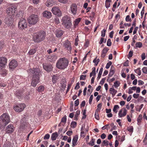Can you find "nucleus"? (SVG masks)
<instances>
[{
    "instance_id": "1",
    "label": "nucleus",
    "mask_w": 147,
    "mask_h": 147,
    "mask_svg": "<svg viewBox=\"0 0 147 147\" xmlns=\"http://www.w3.org/2000/svg\"><path fill=\"white\" fill-rule=\"evenodd\" d=\"M28 72L30 74H33V76L31 82L32 86L35 87L40 82V76L41 75V71L38 68H34L33 69H29Z\"/></svg>"
},
{
    "instance_id": "2",
    "label": "nucleus",
    "mask_w": 147,
    "mask_h": 147,
    "mask_svg": "<svg viewBox=\"0 0 147 147\" xmlns=\"http://www.w3.org/2000/svg\"><path fill=\"white\" fill-rule=\"evenodd\" d=\"M68 64V60L65 58H62L57 61L56 67L59 69H64L67 68Z\"/></svg>"
},
{
    "instance_id": "3",
    "label": "nucleus",
    "mask_w": 147,
    "mask_h": 147,
    "mask_svg": "<svg viewBox=\"0 0 147 147\" xmlns=\"http://www.w3.org/2000/svg\"><path fill=\"white\" fill-rule=\"evenodd\" d=\"M46 33L43 31H41L36 34L33 37L34 41L35 42H40L43 40L46 36Z\"/></svg>"
},
{
    "instance_id": "4",
    "label": "nucleus",
    "mask_w": 147,
    "mask_h": 147,
    "mask_svg": "<svg viewBox=\"0 0 147 147\" xmlns=\"http://www.w3.org/2000/svg\"><path fill=\"white\" fill-rule=\"evenodd\" d=\"M62 24L64 27L69 29L72 26L71 21L70 17L66 16L63 17L61 20Z\"/></svg>"
},
{
    "instance_id": "5",
    "label": "nucleus",
    "mask_w": 147,
    "mask_h": 147,
    "mask_svg": "<svg viewBox=\"0 0 147 147\" xmlns=\"http://www.w3.org/2000/svg\"><path fill=\"white\" fill-rule=\"evenodd\" d=\"M28 20L30 24L35 25L39 21V16L37 14H32L29 16Z\"/></svg>"
},
{
    "instance_id": "6",
    "label": "nucleus",
    "mask_w": 147,
    "mask_h": 147,
    "mask_svg": "<svg viewBox=\"0 0 147 147\" xmlns=\"http://www.w3.org/2000/svg\"><path fill=\"white\" fill-rule=\"evenodd\" d=\"M0 121H2L5 125L7 124L10 121L9 115L7 113H4L0 117Z\"/></svg>"
},
{
    "instance_id": "7",
    "label": "nucleus",
    "mask_w": 147,
    "mask_h": 147,
    "mask_svg": "<svg viewBox=\"0 0 147 147\" xmlns=\"http://www.w3.org/2000/svg\"><path fill=\"white\" fill-rule=\"evenodd\" d=\"M18 27L20 30H23L26 28L27 23L26 20L24 18H21L18 22Z\"/></svg>"
},
{
    "instance_id": "8",
    "label": "nucleus",
    "mask_w": 147,
    "mask_h": 147,
    "mask_svg": "<svg viewBox=\"0 0 147 147\" xmlns=\"http://www.w3.org/2000/svg\"><path fill=\"white\" fill-rule=\"evenodd\" d=\"M17 11V8L14 6H11L6 9V13L9 16L13 15Z\"/></svg>"
},
{
    "instance_id": "9",
    "label": "nucleus",
    "mask_w": 147,
    "mask_h": 147,
    "mask_svg": "<svg viewBox=\"0 0 147 147\" xmlns=\"http://www.w3.org/2000/svg\"><path fill=\"white\" fill-rule=\"evenodd\" d=\"M26 107L25 104L21 103L14 106L13 109L19 113L23 111Z\"/></svg>"
},
{
    "instance_id": "10",
    "label": "nucleus",
    "mask_w": 147,
    "mask_h": 147,
    "mask_svg": "<svg viewBox=\"0 0 147 147\" xmlns=\"http://www.w3.org/2000/svg\"><path fill=\"white\" fill-rule=\"evenodd\" d=\"M7 59L4 57H0V70L4 67L7 63Z\"/></svg>"
},
{
    "instance_id": "11",
    "label": "nucleus",
    "mask_w": 147,
    "mask_h": 147,
    "mask_svg": "<svg viewBox=\"0 0 147 147\" xmlns=\"http://www.w3.org/2000/svg\"><path fill=\"white\" fill-rule=\"evenodd\" d=\"M53 13L59 16H61V13L60 10L57 7H54L51 10Z\"/></svg>"
},
{
    "instance_id": "12",
    "label": "nucleus",
    "mask_w": 147,
    "mask_h": 147,
    "mask_svg": "<svg viewBox=\"0 0 147 147\" xmlns=\"http://www.w3.org/2000/svg\"><path fill=\"white\" fill-rule=\"evenodd\" d=\"M18 64L17 61L14 59L12 60L10 62L9 64V67L10 69H14L18 66Z\"/></svg>"
},
{
    "instance_id": "13",
    "label": "nucleus",
    "mask_w": 147,
    "mask_h": 147,
    "mask_svg": "<svg viewBox=\"0 0 147 147\" xmlns=\"http://www.w3.org/2000/svg\"><path fill=\"white\" fill-rule=\"evenodd\" d=\"M14 130V127L13 125L10 124L6 127L5 131L6 133L11 134Z\"/></svg>"
},
{
    "instance_id": "14",
    "label": "nucleus",
    "mask_w": 147,
    "mask_h": 147,
    "mask_svg": "<svg viewBox=\"0 0 147 147\" xmlns=\"http://www.w3.org/2000/svg\"><path fill=\"white\" fill-rule=\"evenodd\" d=\"M13 19L11 18V16H9V17H7L5 19V22L6 24L9 26H11L13 24Z\"/></svg>"
},
{
    "instance_id": "15",
    "label": "nucleus",
    "mask_w": 147,
    "mask_h": 147,
    "mask_svg": "<svg viewBox=\"0 0 147 147\" xmlns=\"http://www.w3.org/2000/svg\"><path fill=\"white\" fill-rule=\"evenodd\" d=\"M63 46L69 51L71 50L70 42L68 40H67L63 42Z\"/></svg>"
},
{
    "instance_id": "16",
    "label": "nucleus",
    "mask_w": 147,
    "mask_h": 147,
    "mask_svg": "<svg viewBox=\"0 0 147 147\" xmlns=\"http://www.w3.org/2000/svg\"><path fill=\"white\" fill-rule=\"evenodd\" d=\"M42 14L43 17L48 19L50 18L52 16L51 13L48 11H44Z\"/></svg>"
},
{
    "instance_id": "17",
    "label": "nucleus",
    "mask_w": 147,
    "mask_h": 147,
    "mask_svg": "<svg viewBox=\"0 0 147 147\" xmlns=\"http://www.w3.org/2000/svg\"><path fill=\"white\" fill-rule=\"evenodd\" d=\"M47 58L49 61L52 62L56 60L57 56L55 55L52 54L48 56Z\"/></svg>"
},
{
    "instance_id": "18",
    "label": "nucleus",
    "mask_w": 147,
    "mask_h": 147,
    "mask_svg": "<svg viewBox=\"0 0 147 147\" xmlns=\"http://www.w3.org/2000/svg\"><path fill=\"white\" fill-rule=\"evenodd\" d=\"M23 90H17L16 92V96L20 100L21 99L23 96Z\"/></svg>"
},
{
    "instance_id": "19",
    "label": "nucleus",
    "mask_w": 147,
    "mask_h": 147,
    "mask_svg": "<svg viewBox=\"0 0 147 147\" xmlns=\"http://www.w3.org/2000/svg\"><path fill=\"white\" fill-rule=\"evenodd\" d=\"M70 9L72 13L74 15H75L77 10L76 5L74 4H72L70 6Z\"/></svg>"
},
{
    "instance_id": "20",
    "label": "nucleus",
    "mask_w": 147,
    "mask_h": 147,
    "mask_svg": "<svg viewBox=\"0 0 147 147\" xmlns=\"http://www.w3.org/2000/svg\"><path fill=\"white\" fill-rule=\"evenodd\" d=\"M43 67L45 70L48 72L52 71L53 68L52 65L51 64L43 65Z\"/></svg>"
},
{
    "instance_id": "21",
    "label": "nucleus",
    "mask_w": 147,
    "mask_h": 147,
    "mask_svg": "<svg viewBox=\"0 0 147 147\" xmlns=\"http://www.w3.org/2000/svg\"><path fill=\"white\" fill-rule=\"evenodd\" d=\"M127 111L125 109H124L123 111L122 109H121L119 111L118 113V115L119 117H124L127 114Z\"/></svg>"
},
{
    "instance_id": "22",
    "label": "nucleus",
    "mask_w": 147,
    "mask_h": 147,
    "mask_svg": "<svg viewBox=\"0 0 147 147\" xmlns=\"http://www.w3.org/2000/svg\"><path fill=\"white\" fill-rule=\"evenodd\" d=\"M55 33L56 36L57 37L60 38L63 35V31L61 30H57Z\"/></svg>"
},
{
    "instance_id": "23",
    "label": "nucleus",
    "mask_w": 147,
    "mask_h": 147,
    "mask_svg": "<svg viewBox=\"0 0 147 147\" xmlns=\"http://www.w3.org/2000/svg\"><path fill=\"white\" fill-rule=\"evenodd\" d=\"M109 50V49L107 47L104 48L102 51L101 57L103 58L105 56L106 54Z\"/></svg>"
},
{
    "instance_id": "24",
    "label": "nucleus",
    "mask_w": 147,
    "mask_h": 147,
    "mask_svg": "<svg viewBox=\"0 0 147 147\" xmlns=\"http://www.w3.org/2000/svg\"><path fill=\"white\" fill-rule=\"evenodd\" d=\"M78 136L77 135H76L73 138L72 140V146H75L78 141Z\"/></svg>"
},
{
    "instance_id": "25",
    "label": "nucleus",
    "mask_w": 147,
    "mask_h": 147,
    "mask_svg": "<svg viewBox=\"0 0 147 147\" xmlns=\"http://www.w3.org/2000/svg\"><path fill=\"white\" fill-rule=\"evenodd\" d=\"M55 2L53 0H47L46 3V5L47 6H51L53 5Z\"/></svg>"
},
{
    "instance_id": "26",
    "label": "nucleus",
    "mask_w": 147,
    "mask_h": 147,
    "mask_svg": "<svg viewBox=\"0 0 147 147\" xmlns=\"http://www.w3.org/2000/svg\"><path fill=\"white\" fill-rule=\"evenodd\" d=\"M109 91L112 94V97H114L117 92V91L113 88H110L109 89Z\"/></svg>"
},
{
    "instance_id": "27",
    "label": "nucleus",
    "mask_w": 147,
    "mask_h": 147,
    "mask_svg": "<svg viewBox=\"0 0 147 147\" xmlns=\"http://www.w3.org/2000/svg\"><path fill=\"white\" fill-rule=\"evenodd\" d=\"M58 134L57 132L53 133L51 136V140H56L58 136Z\"/></svg>"
},
{
    "instance_id": "28",
    "label": "nucleus",
    "mask_w": 147,
    "mask_h": 147,
    "mask_svg": "<svg viewBox=\"0 0 147 147\" xmlns=\"http://www.w3.org/2000/svg\"><path fill=\"white\" fill-rule=\"evenodd\" d=\"M59 79V77L57 75H54L52 77V82L54 84L56 83L57 81Z\"/></svg>"
},
{
    "instance_id": "29",
    "label": "nucleus",
    "mask_w": 147,
    "mask_h": 147,
    "mask_svg": "<svg viewBox=\"0 0 147 147\" xmlns=\"http://www.w3.org/2000/svg\"><path fill=\"white\" fill-rule=\"evenodd\" d=\"M96 68L94 67L92 68V71L90 74V76L91 77L92 76H93L94 77L96 76Z\"/></svg>"
},
{
    "instance_id": "30",
    "label": "nucleus",
    "mask_w": 147,
    "mask_h": 147,
    "mask_svg": "<svg viewBox=\"0 0 147 147\" xmlns=\"http://www.w3.org/2000/svg\"><path fill=\"white\" fill-rule=\"evenodd\" d=\"M45 87L42 85H40L38 87L37 91L39 92H42L44 90Z\"/></svg>"
},
{
    "instance_id": "31",
    "label": "nucleus",
    "mask_w": 147,
    "mask_h": 147,
    "mask_svg": "<svg viewBox=\"0 0 147 147\" xmlns=\"http://www.w3.org/2000/svg\"><path fill=\"white\" fill-rule=\"evenodd\" d=\"M36 50L35 49H31L29 51L28 54L29 55H32L36 52Z\"/></svg>"
},
{
    "instance_id": "32",
    "label": "nucleus",
    "mask_w": 147,
    "mask_h": 147,
    "mask_svg": "<svg viewBox=\"0 0 147 147\" xmlns=\"http://www.w3.org/2000/svg\"><path fill=\"white\" fill-rule=\"evenodd\" d=\"M81 20V19L80 18L76 19L74 22V26L75 27H76L78 24L80 22Z\"/></svg>"
},
{
    "instance_id": "33",
    "label": "nucleus",
    "mask_w": 147,
    "mask_h": 147,
    "mask_svg": "<svg viewBox=\"0 0 147 147\" xmlns=\"http://www.w3.org/2000/svg\"><path fill=\"white\" fill-rule=\"evenodd\" d=\"M81 132L80 136L81 137L84 138L85 137L86 135V132H85V130L83 129L82 127L81 128Z\"/></svg>"
},
{
    "instance_id": "34",
    "label": "nucleus",
    "mask_w": 147,
    "mask_h": 147,
    "mask_svg": "<svg viewBox=\"0 0 147 147\" xmlns=\"http://www.w3.org/2000/svg\"><path fill=\"white\" fill-rule=\"evenodd\" d=\"M80 113V111L79 110H78L75 114L74 116V119L75 120H78V115H79Z\"/></svg>"
},
{
    "instance_id": "35",
    "label": "nucleus",
    "mask_w": 147,
    "mask_h": 147,
    "mask_svg": "<svg viewBox=\"0 0 147 147\" xmlns=\"http://www.w3.org/2000/svg\"><path fill=\"white\" fill-rule=\"evenodd\" d=\"M140 69V68H138L134 70L135 72L139 76H140L141 74V71Z\"/></svg>"
},
{
    "instance_id": "36",
    "label": "nucleus",
    "mask_w": 147,
    "mask_h": 147,
    "mask_svg": "<svg viewBox=\"0 0 147 147\" xmlns=\"http://www.w3.org/2000/svg\"><path fill=\"white\" fill-rule=\"evenodd\" d=\"M119 108V106L118 105H115L113 109V112L115 113H117V109H118Z\"/></svg>"
},
{
    "instance_id": "37",
    "label": "nucleus",
    "mask_w": 147,
    "mask_h": 147,
    "mask_svg": "<svg viewBox=\"0 0 147 147\" xmlns=\"http://www.w3.org/2000/svg\"><path fill=\"white\" fill-rule=\"evenodd\" d=\"M120 82L119 81H117L114 83V86L115 88H116L119 87L120 84Z\"/></svg>"
},
{
    "instance_id": "38",
    "label": "nucleus",
    "mask_w": 147,
    "mask_h": 147,
    "mask_svg": "<svg viewBox=\"0 0 147 147\" xmlns=\"http://www.w3.org/2000/svg\"><path fill=\"white\" fill-rule=\"evenodd\" d=\"M77 125V123L75 121H72L71 123V127L73 128H75Z\"/></svg>"
},
{
    "instance_id": "39",
    "label": "nucleus",
    "mask_w": 147,
    "mask_h": 147,
    "mask_svg": "<svg viewBox=\"0 0 147 147\" xmlns=\"http://www.w3.org/2000/svg\"><path fill=\"white\" fill-rule=\"evenodd\" d=\"M99 112L95 111V118L97 120L99 119V115L98 113Z\"/></svg>"
},
{
    "instance_id": "40",
    "label": "nucleus",
    "mask_w": 147,
    "mask_h": 147,
    "mask_svg": "<svg viewBox=\"0 0 147 147\" xmlns=\"http://www.w3.org/2000/svg\"><path fill=\"white\" fill-rule=\"evenodd\" d=\"M136 46L137 48H141L142 47V44L140 42H137L136 44Z\"/></svg>"
},
{
    "instance_id": "41",
    "label": "nucleus",
    "mask_w": 147,
    "mask_h": 147,
    "mask_svg": "<svg viewBox=\"0 0 147 147\" xmlns=\"http://www.w3.org/2000/svg\"><path fill=\"white\" fill-rule=\"evenodd\" d=\"M102 104L100 103L98 104V105L97 106V109L95 111H97L98 112H100V110L101 109V107H102Z\"/></svg>"
},
{
    "instance_id": "42",
    "label": "nucleus",
    "mask_w": 147,
    "mask_h": 147,
    "mask_svg": "<svg viewBox=\"0 0 147 147\" xmlns=\"http://www.w3.org/2000/svg\"><path fill=\"white\" fill-rule=\"evenodd\" d=\"M127 130L129 132L132 133L133 130V127L132 126H130L128 127Z\"/></svg>"
},
{
    "instance_id": "43",
    "label": "nucleus",
    "mask_w": 147,
    "mask_h": 147,
    "mask_svg": "<svg viewBox=\"0 0 147 147\" xmlns=\"http://www.w3.org/2000/svg\"><path fill=\"white\" fill-rule=\"evenodd\" d=\"M66 116H65L61 119V122H63L64 123H66Z\"/></svg>"
},
{
    "instance_id": "44",
    "label": "nucleus",
    "mask_w": 147,
    "mask_h": 147,
    "mask_svg": "<svg viewBox=\"0 0 147 147\" xmlns=\"http://www.w3.org/2000/svg\"><path fill=\"white\" fill-rule=\"evenodd\" d=\"M114 72L115 71L111 69L109 74V76L110 77H111L113 75Z\"/></svg>"
},
{
    "instance_id": "45",
    "label": "nucleus",
    "mask_w": 147,
    "mask_h": 147,
    "mask_svg": "<svg viewBox=\"0 0 147 147\" xmlns=\"http://www.w3.org/2000/svg\"><path fill=\"white\" fill-rule=\"evenodd\" d=\"M111 42L110 39H108L107 42V45L108 46L110 47L111 46Z\"/></svg>"
},
{
    "instance_id": "46",
    "label": "nucleus",
    "mask_w": 147,
    "mask_h": 147,
    "mask_svg": "<svg viewBox=\"0 0 147 147\" xmlns=\"http://www.w3.org/2000/svg\"><path fill=\"white\" fill-rule=\"evenodd\" d=\"M112 63L111 61H109L107 63L106 66V68L107 69H109V68L110 66L111 65Z\"/></svg>"
},
{
    "instance_id": "47",
    "label": "nucleus",
    "mask_w": 147,
    "mask_h": 147,
    "mask_svg": "<svg viewBox=\"0 0 147 147\" xmlns=\"http://www.w3.org/2000/svg\"><path fill=\"white\" fill-rule=\"evenodd\" d=\"M106 31V30L104 29L102 31H101V36L102 37H105V32Z\"/></svg>"
},
{
    "instance_id": "48",
    "label": "nucleus",
    "mask_w": 147,
    "mask_h": 147,
    "mask_svg": "<svg viewBox=\"0 0 147 147\" xmlns=\"http://www.w3.org/2000/svg\"><path fill=\"white\" fill-rule=\"evenodd\" d=\"M86 109L84 110L83 111V115L84 116L82 117V119H85L86 117Z\"/></svg>"
},
{
    "instance_id": "49",
    "label": "nucleus",
    "mask_w": 147,
    "mask_h": 147,
    "mask_svg": "<svg viewBox=\"0 0 147 147\" xmlns=\"http://www.w3.org/2000/svg\"><path fill=\"white\" fill-rule=\"evenodd\" d=\"M86 75H82L80 76V80H85L86 79Z\"/></svg>"
},
{
    "instance_id": "50",
    "label": "nucleus",
    "mask_w": 147,
    "mask_h": 147,
    "mask_svg": "<svg viewBox=\"0 0 147 147\" xmlns=\"http://www.w3.org/2000/svg\"><path fill=\"white\" fill-rule=\"evenodd\" d=\"M142 72L143 73H147V68L146 67H144L142 69Z\"/></svg>"
},
{
    "instance_id": "51",
    "label": "nucleus",
    "mask_w": 147,
    "mask_h": 147,
    "mask_svg": "<svg viewBox=\"0 0 147 147\" xmlns=\"http://www.w3.org/2000/svg\"><path fill=\"white\" fill-rule=\"evenodd\" d=\"M94 140L92 139V140L90 142L89 144L91 146H92L94 145Z\"/></svg>"
},
{
    "instance_id": "52",
    "label": "nucleus",
    "mask_w": 147,
    "mask_h": 147,
    "mask_svg": "<svg viewBox=\"0 0 147 147\" xmlns=\"http://www.w3.org/2000/svg\"><path fill=\"white\" fill-rule=\"evenodd\" d=\"M125 20L127 22L131 21V19L130 18V16H129L127 15L126 16L125 18Z\"/></svg>"
},
{
    "instance_id": "53",
    "label": "nucleus",
    "mask_w": 147,
    "mask_h": 147,
    "mask_svg": "<svg viewBox=\"0 0 147 147\" xmlns=\"http://www.w3.org/2000/svg\"><path fill=\"white\" fill-rule=\"evenodd\" d=\"M50 135L49 134H46L44 137V139H48L50 138Z\"/></svg>"
},
{
    "instance_id": "54",
    "label": "nucleus",
    "mask_w": 147,
    "mask_h": 147,
    "mask_svg": "<svg viewBox=\"0 0 147 147\" xmlns=\"http://www.w3.org/2000/svg\"><path fill=\"white\" fill-rule=\"evenodd\" d=\"M93 98V96L92 95H91L89 99V103L90 104H91L92 99Z\"/></svg>"
},
{
    "instance_id": "55",
    "label": "nucleus",
    "mask_w": 147,
    "mask_h": 147,
    "mask_svg": "<svg viewBox=\"0 0 147 147\" xmlns=\"http://www.w3.org/2000/svg\"><path fill=\"white\" fill-rule=\"evenodd\" d=\"M58 1L63 3H65L67 2V0H58Z\"/></svg>"
},
{
    "instance_id": "56",
    "label": "nucleus",
    "mask_w": 147,
    "mask_h": 147,
    "mask_svg": "<svg viewBox=\"0 0 147 147\" xmlns=\"http://www.w3.org/2000/svg\"><path fill=\"white\" fill-rule=\"evenodd\" d=\"M142 59L143 60L146 58V55L145 53H143L141 55Z\"/></svg>"
},
{
    "instance_id": "57",
    "label": "nucleus",
    "mask_w": 147,
    "mask_h": 147,
    "mask_svg": "<svg viewBox=\"0 0 147 147\" xmlns=\"http://www.w3.org/2000/svg\"><path fill=\"white\" fill-rule=\"evenodd\" d=\"M108 141L106 140H104L102 142V144H103V145H108Z\"/></svg>"
},
{
    "instance_id": "58",
    "label": "nucleus",
    "mask_w": 147,
    "mask_h": 147,
    "mask_svg": "<svg viewBox=\"0 0 147 147\" xmlns=\"http://www.w3.org/2000/svg\"><path fill=\"white\" fill-rule=\"evenodd\" d=\"M79 84L80 83L79 82H78L76 83V86L74 88L75 89H78L80 88V86Z\"/></svg>"
},
{
    "instance_id": "59",
    "label": "nucleus",
    "mask_w": 147,
    "mask_h": 147,
    "mask_svg": "<svg viewBox=\"0 0 147 147\" xmlns=\"http://www.w3.org/2000/svg\"><path fill=\"white\" fill-rule=\"evenodd\" d=\"M79 104V100L77 99L74 102V105L75 106H78Z\"/></svg>"
},
{
    "instance_id": "60",
    "label": "nucleus",
    "mask_w": 147,
    "mask_h": 147,
    "mask_svg": "<svg viewBox=\"0 0 147 147\" xmlns=\"http://www.w3.org/2000/svg\"><path fill=\"white\" fill-rule=\"evenodd\" d=\"M73 133V132L71 131H69L66 132V134L68 136H71Z\"/></svg>"
},
{
    "instance_id": "61",
    "label": "nucleus",
    "mask_w": 147,
    "mask_h": 147,
    "mask_svg": "<svg viewBox=\"0 0 147 147\" xmlns=\"http://www.w3.org/2000/svg\"><path fill=\"white\" fill-rule=\"evenodd\" d=\"M109 125V124H107L104 126H103L102 128V129L104 130L105 129H108V127Z\"/></svg>"
},
{
    "instance_id": "62",
    "label": "nucleus",
    "mask_w": 147,
    "mask_h": 147,
    "mask_svg": "<svg viewBox=\"0 0 147 147\" xmlns=\"http://www.w3.org/2000/svg\"><path fill=\"white\" fill-rule=\"evenodd\" d=\"M54 21L57 24H58L59 23V20L58 18H56L55 19Z\"/></svg>"
},
{
    "instance_id": "63",
    "label": "nucleus",
    "mask_w": 147,
    "mask_h": 147,
    "mask_svg": "<svg viewBox=\"0 0 147 147\" xmlns=\"http://www.w3.org/2000/svg\"><path fill=\"white\" fill-rule=\"evenodd\" d=\"M89 42L88 40H86L85 43L84 44V46L86 47H88V46L89 45Z\"/></svg>"
},
{
    "instance_id": "64",
    "label": "nucleus",
    "mask_w": 147,
    "mask_h": 147,
    "mask_svg": "<svg viewBox=\"0 0 147 147\" xmlns=\"http://www.w3.org/2000/svg\"><path fill=\"white\" fill-rule=\"evenodd\" d=\"M139 95L138 94H134L133 95V97L134 98H137L138 97Z\"/></svg>"
}]
</instances>
